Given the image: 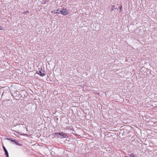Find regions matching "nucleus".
I'll use <instances>...</instances> for the list:
<instances>
[{"instance_id":"f257e3e1","label":"nucleus","mask_w":157,"mask_h":157,"mask_svg":"<svg viewBox=\"0 0 157 157\" xmlns=\"http://www.w3.org/2000/svg\"><path fill=\"white\" fill-rule=\"evenodd\" d=\"M56 134L57 135L58 137L61 138H66L67 136V134L64 133H56Z\"/></svg>"},{"instance_id":"f03ea898","label":"nucleus","mask_w":157,"mask_h":157,"mask_svg":"<svg viewBox=\"0 0 157 157\" xmlns=\"http://www.w3.org/2000/svg\"><path fill=\"white\" fill-rule=\"evenodd\" d=\"M38 74L40 76H43L45 74V72L44 71V69H40V70L39 71V72L38 73Z\"/></svg>"},{"instance_id":"7ed1b4c3","label":"nucleus","mask_w":157,"mask_h":157,"mask_svg":"<svg viewBox=\"0 0 157 157\" xmlns=\"http://www.w3.org/2000/svg\"><path fill=\"white\" fill-rule=\"evenodd\" d=\"M68 13V11L66 9H63L61 10V13L63 15H66Z\"/></svg>"},{"instance_id":"20e7f679","label":"nucleus","mask_w":157,"mask_h":157,"mask_svg":"<svg viewBox=\"0 0 157 157\" xmlns=\"http://www.w3.org/2000/svg\"><path fill=\"white\" fill-rule=\"evenodd\" d=\"M3 147L5 151V153L7 157H9V155L7 151V150H6V148H5L4 146H3Z\"/></svg>"},{"instance_id":"39448f33","label":"nucleus","mask_w":157,"mask_h":157,"mask_svg":"<svg viewBox=\"0 0 157 157\" xmlns=\"http://www.w3.org/2000/svg\"><path fill=\"white\" fill-rule=\"evenodd\" d=\"M11 141L12 142H14L16 144L18 145H20V144L18 143V141H16L15 140H11Z\"/></svg>"},{"instance_id":"423d86ee","label":"nucleus","mask_w":157,"mask_h":157,"mask_svg":"<svg viewBox=\"0 0 157 157\" xmlns=\"http://www.w3.org/2000/svg\"><path fill=\"white\" fill-rule=\"evenodd\" d=\"M61 13V10H59V9L57 10L56 12V13L58 14H60Z\"/></svg>"},{"instance_id":"0eeeda50","label":"nucleus","mask_w":157,"mask_h":157,"mask_svg":"<svg viewBox=\"0 0 157 157\" xmlns=\"http://www.w3.org/2000/svg\"><path fill=\"white\" fill-rule=\"evenodd\" d=\"M130 156L131 157H136V156L132 153L130 154Z\"/></svg>"},{"instance_id":"6e6552de","label":"nucleus","mask_w":157,"mask_h":157,"mask_svg":"<svg viewBox=\"0 0 157 157\" xmlns=\"http://www.w3.org/2000/svg\"><path fill=\"white\" fill-rule=\"evenodd\" d=\"M114 6H112V7H111V11H112L114 10Z\"/></svg>"},{"instance_id":"1a4fd4ad","label":"nucleus","mask_w":157,"mask_h":157,"mask_svg":"<svg viewBox=\"0 0 157 157\" xmlns=\"http://www.w3.org/2000/svg\"><path fill=\"white\" fill-rule=\"evenodd\" d=\"M122 8V6L121 5H120L119 6V8L120 9V11H121V10Z\"/></svg>"},{"instance_id":"9d476101","label":"nucleus","mask_w":157,"mask_h":157,"mask_svg":"<svg viewBox=\"0 0 157 157\" xmlns=\"http://www.w3.org/2000/svg\"><path fill=\"white\" fill-rule=\"evenodd\" d=\"M29 12L28 11H26L25 12V13H29Z\"/></svg>"},{"instance_id":"9b49d317","label":"nucleus","mask_w":157,"mask_h":157,"mask_svg":"<svg viewBox=\"0 0 157 157\" xmlns=\"http://www.w3.org/2000/svg\"><path fill=\"white\" fill-rule=\"evenodd\" d=\"M2 26H0V30H2Z\"/></svg>"},{"instance_id":"f8f14e48","label":"nucleus","mask_w":157,"mask_h":157,"mask_svg":"<svg viewBox=\"0 0 157 157\" xmlns=\"http://www.w3.org/2000/svg\"><path fill=\"white\" fill-rule=\"evenodd\" d=\"M40 29V28L38 29Z\"/></svg>"},{"instance_id":"ddd939ff","label":"nucleus","mask_w":157,"mask_h":157,"mask_svg":"<svg viewBox=\"0 0 157 157\" xmlns=\"http://www.w3.org/2000/svg\"><path fill=\"white\" fill-rule=\"evenodd\" d=\"M8 140H10V139H7Z\"/></svg>"}]
</instances>
